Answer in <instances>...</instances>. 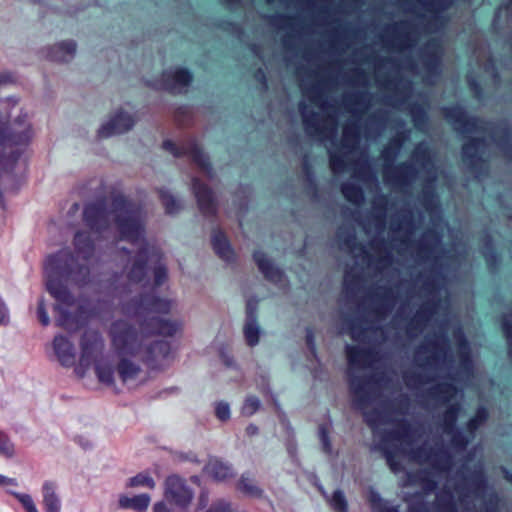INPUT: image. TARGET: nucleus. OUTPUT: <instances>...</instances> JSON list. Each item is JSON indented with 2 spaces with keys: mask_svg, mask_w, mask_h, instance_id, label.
<instances>
[{
  "mask_svg": "<svg viewBox=\"0 0 512 512\" xmlns=\"http://www.w3.org/2000/svg\"><path fill=\"white\" fill-rule=\"evenodd\" d=\"M410 115L414 126L421 129L428 123V114L426 108L418 103H414L410 107Z\"/></svg>",
  "mask_w": 512,
  "mask_h": 512,
  "instance_id": "40",
  "label": "nucleus"
},
{
  "mask_svg": "<svg viewBox=\"0 0 512 512\" xmlns=\"http://www.w3.org/2000/svg\"><path fill=\"white\" fill-rule=\"evenodd\" d=\"M439 242L440 236L435 230H426L422 235V239L417 244V255L421 259H428Z\"/></svg>",
  "mask_w": 512,
  "mask_h": 512,
  "instance_id": "27",
  "label": "nucleus"
},
{
  "mask_svg": "<svg viewBox=\"0 0 512 512\" xmlns=\"http://www.w3.org/2000/svg\"><path fill=\"white\" fill-rule=\"evenodd\" d=\"M439 303L440 298L438 297H433L423 302L414 317L409 321L407 332L411 334L414 331H421L436 313Z\"/></svg>",
  "mask_w": 512,
  "mask_h": 512,
  "instance_id": "18",
  "label": "nucleus"
},
{
  "mask_svg": "<svg viewBox=\"0 0 512 512\" xmlns=\"http://www.w3.org/2000/svg\"><path fill=\"white\" fill-rule=\"evenodd\" d=\"M341 193L344 198L354 205H360L364 201V191L361 186L352 182H343L341 184Z\"/></svg>",
  "mask_w": 512,
  "mask_h": 512,
  "instance_id": "33",
  "label": "nucleus"
},
{
  "mask_svg": "<svg viewBox=\"0 0 512 512\" xmlns=\"http://www.w3.org/2000/svg\"><path fill=\"white\" fill-rule=\"evenodd\" d=\"M360 138V128L356 122L347 123L343 127L341 147L351 151L356 147Z\"/></svg>",
  "mask_w": 512,
  "mask_h": 512,
  "instance_id": "31",
  "label": "nucleus"
},
{
  "mask_svg": "<svg viewBox=\"0 0 512 512\" xmlns=\"http://www.w3.org/2000/svg\"><path fill=\"white\" fill-rule=\"evenodd\" d=\"M206 471L216 480H224L231 475V468L218 460L210 461Z\"/></svg>",
  "mask_w": 512,
  "mask_h": 512,
  "instance_id": "37",
  "label": "nucleus"
},
{
  "mask_svg": "<svg viewBox=\"0 0 512 512\" xmlns=\"http://www.w3.org/2000/svg\"><path fill=\"white\" fill-rule=\"evenodd\" d=\"M94 369L101 384H115L114 373L116 371V367L111 361L104 358L95 360Z\"/></svg>",
  "mask_w": 512,
  "mask_h": 512,
  "instance_id": "29",
  "label": "nucleus"
},
{
  "mask_svg": "<svg viewBox=\"0 0 512 512\" xmlns=\"http://www.w3.org/2000/svg\"><path fill=\"white\" fill-rule=\"evenodd\" d=\"M413 158L416 163L425 166L431 161V153L429 147L425 143H419L414 149Z\"/></svg>",
  "mask_w": 512,
  "mask_h": 512,
  "instance_id": "43",
  "label": "nucleus"
},
{
  "mask_svg": "<svg viewBox=\"0 0 512 512\" xmlns=\"http://www.w3.org/2000/svg\"><path fill=\"white\" fill-rule=\"evenodd\" d=\"M139 319L141 335L136 328L125 320L112 323L110 335L112 344L121 355H138L142 352L143 338L151 335L173 336L178 323L163 319L158 315H167L171 310V301L153 293H142L132 298L125 306Z\"/></svg>",
  "mask_w": 512,
  "mask_h": 512,
  "instance_id": "2",
  "label": "nucleus"
},
{
  "mask_svg": "<svg viewBox=\"0 0 512 512\" xmlns=\"http://www.w3.org/2000/svg\"><path fill=\"white\" fill-rule=\"evenodd\" d=\"M158 195L166 214L172 215L180 210L179 203L167 189H158Z\"/></svg>",
  "mask_w": 512,
  "mask_h": 512,
  "instance_id": "38",
  "label": "nucleus"
},
{
  "mask_svg": "<svg viewBox=\"0 0 512 512\" xmlns=\"http://www.w3.org/2000/svg\"><path fill=\"white\" fill-rule=\"evenodd\" d=\"M46 290L57 301L54 311L57 313L56 326L69 331L80 329L87 321V309L79 305L75 312L67 308L74 306L76 299L67 287L71 282L84 287L90 282V268L79 263L77 257L68 249H62L49 255L45 260Z\"/></svg>",
  "mask_w": 512,
  "mask_h": 512,
  "instance_id": "1",
  "label": "nucleus"
},
{
  "mask_svg": "<svg viewBox=\"0 0 512 512\" xmlns=\"http://www.w3.org/2000/svg\"><path fill=\"white\" fill-rule=\"evenodd\" d=\"M369 501L374 512H398L397 509L389 507L375 492L370 493Z\"/></svg>",
  "mask_w": 512,
  "mask_h": 512,
  "instance_id": "48",
  "label": "nucleus"
},
{
  "mask_svg": "<svg viewBox=\"0 0 512 512\" xmlns=\"http://www.w3.org/2000/svg\"><path fill=\"white\" fill-rule=\"evenodd\" d=\"M192 492L178 476H170L165 483V497L177 506L185 507L192 499Z\"/></svg>",
  "mask_w": 512,
  "mask_h": 512,
  "instance_id": "17",
  "label": "nucleus"
},
{
  "mask_svg": "<svg viewBox=\"0 0 512 512\" xmlns=\"http://www.w3.org/2000/svg\"><path fill=\"white\" fill-rule=\"evenodd\" d=\"M54 353L62 366L71 367L75 363V351L72 342L64 335H56L53 339Z\"/></svg>",
  "mask_w": 512,
  "mask_h": 512,
  "instance_id": "21",
  "label": "nucleus"
},
{
  "mask_svg": "<svg viewBox=\"0 0 512 512\" xmlns=\"http://www.w3.org/2000/svg\"><path fill=\"white\" fill-rule=\"evenodd\" d=\"M154 274V285L156 287L161 286L168 278L167 268L164 264H157L153 269Z\"/></svg>",
  "mask_w": 512,
  "mask_h": 512,
  "instance_id": "53",
  "label": "nucleus"
},
{
  "mask_svg": "<svg viewBox=\"0 0 512 512\" xmlns=\"http://www.w3.org/2000/svg\"><path fill=\"white\" fill-rule=\"evenodd\" d=\"M302 168L306 175V179L308 181L309 188L311 189L313 196L316 197L318 195V185H317V182L314 177L313 167H312L307 155H305V157H304Z\"/></svg>",
  "mask_w": 512,
  "mask_h": 512,
  "instance_id": "45",
  "label": "nucleus"
},
{
  "mask_svg": "<svg viewBox=\"0 0 512 512\" xmlns=\"http://www.w3.org/2000/svg\"><path fill=\"white\" fill-rule=\"evenodd\" d=\"M489 250L484 253L485 261L488 267H496L499 264L500 257L498 252L495 250L492 240L488 239Z\"/></svg>",
  "mask_w": 512,
  "mask_h": 512,
  "instance_id": "52",
  "label": "nucleus"
},
{
  "mask_svg": "<svg viewBox=\"0 0 512 512\" xmlns=\"http://www.w3.org/2000/svg\"><path fill=\"white\" fill-rule=\"evenodd\" d=\"M501 329L505 339H512V320L506 315L501 319Z\"/></svg>",
  "mask_w": 512,
  "mask_h": 512,
  "instance_id": "64",
  "label": "nucleus"
},
{
  "mask_svg": "<svg viewBox=\"0 0 512 512\" xmlns=\"http://www.w3.org/2000/svg\"><path fill=\"white\" fill-rule=\"evenodd\" d=\"M442 45L440 40L430 39L426 45L423 54V62L425 69L434 74L438 71L441 63Z\"/></svg>",
  "mask_w": 512,
  "mask_h": 512,
  "instance_id": "23",
  "label": "nucleus"
},
{
  "mask_svg": "<svg viewBox=\"0 0 512 512\" xmlns=\"http://www.w3.org/2000/svg\"><path fill=\"white\" fill-rule=\"evenodd\" d=\"M382 291L376 294L377 306L376 312L382 314L390 309L391 303L394 300L393 290L390 287L381 288Z\"/></svg>",
  "mask_w": 512,
  "mask_h": 512,
  "instance_id": "39",
  "label": "nucleus"
},
{
  "mask_svg": "<svg viewBox=\"0 0 512 512\" xmlns=\"http://www.w3.org/2000/svg\"><path fill=\"white\" fill-rule=\"evenodd\" d=\"M346 325L350 331L351 338L355 341L359 340L365 333L364 327L355 319H346Z\"/></svg>",
  "mask_w": 512,
  "mask_h": 512,
  "instance_id": "50",
  "label": "nucleus"
},
{
  "mask_svg": "<svg viewBox=\"0 0 512 512\" xmlns=\"http://www.w3.org/2000/svg\"><path fill=\"white\" fill-rule=\"evenodd\" d=\"M398 154L399 152L389 145H386L381 151V157L384 161L383 177L388 183L405 185L416 177L418 170L409 162H401L393 166Z\"/></svg>",
  "mask_w": 512,
  "mask_h": 512,
  "instance_id": "6",
  "label": "nucleus"
},
{
  "mask_svg": "<svg viewBox=\"0 0 512 512\" xmlns=\"http://www.w3.org/2000/svg\"><path fill=\"white\" fill-rule=\"evenodd\" d=\"M192 191L200 213L205 217H216L218 204L213 190L199 178L192 179Z\"/></svg>",
  "mask_w": 512,
  "mask_h": 512,
  "instance_id": "11",
  "label": "nucleus"
},
{
  "mask_svg": "<svg viewBox=\"0 0 512 512\" xmlns=\"http://www.w3.org/2000/svg\"><path fill=\"white\" fill-rule=\"evenodd\" d=\"M127 485L129 487H148L153 489L155 487V482L148 474L140 473L130 478Z\"/></svg>",
  "mask_w": 512,
  "mask_h": 512,
  "instance_id": "46",
  "label": "nucleus"
},
{
  "mask_svg": "<svg viewBox=\"0 0 512 512\" xmlns=\"http://www.w3.org/2000/svg\"><path fill=\"white\" fill-rule=\"evenodd\" d=\"M331 507L337 512H345L347 509V503L342 492L335 491L332 497L329 499Z\"/></svg>",
  "mask_w": 512,
  "mask_h": 512,
  "instance_id": "51",
  "label": "nucleus"
},
{
  "mask_svg": "<svg viewBox=\"0 0 512 512\" xmlns=\"http://www.w3.org/2000/svg\"><path fill=\"white\" fill-rule=\"evenodd\" d=\"M134 124L135 120L130 114L119 110L107 123L99 128L98 137L108 138L112 135L125 133L132 129Z\"/></svg>",
  "mask_w": 512,
  "mask_h": 512,
  "instance_id": "16",
  "label": "nucleus"
},
{
  "mask_svg": "<svg viewBox=\"0 0 512 512\" xmlns=\"http://www.w3.org/2000/svg\"><path fill=\"white\" fill-rule=\"evenodd\" d=\"M305 342L308 350L313 354L316 355L317 349H316V343H315V334L312 327L306 328V335H305Z\"/></svg>",
  "mask_w": 512,
  "mask_h": 512,
  "instance_id": "61",
  "label": "nucleus"
},
{
  "mask_svg": "<svg viewBox=\"0 0 512 512\" xmlns=\"http://www.w3.org/2000/svg\"><path fill=\"white\" fill-rule=\"evenodd\" d=\"M211 243L214 252L224 261L230 263L235 260V252L225 233L216 228L213 230Z\"/></svg>",
  "mask_w": 512,
  "mask_h": 512,
  "instance_id": "24",
  "label": "nucleus"
},
{
  "mask_svg": "<svg viewBox=\"0 0 512 512\" xmlns=\"http://www.w3.org/2000/svg\"><path fill=\"white\" fill-rule=\"evenodd\" d=\"M15 496L27 512H38L36 505L30 495L16 494Z\"/></svg>",
  "mask_w": 512,
  "mask_h": 512,
  "instance_id": "57",
  "label": "nucleus"
},
{
  "mask_svg": "<svg viewBox=\"0 0 512 512\" xmlns=\"http://www.w3.org/2000/svg\"><path fill=\"white\" fill-rule=\"evenodd\" d=\"M294 16L287 14H275L269 17V23L280 28L291 27Z\"/></svg>",
  "mask_w": 512,
  "mask_h": 512,
  "instance_id": "49",
  "label": "nucleus"
},
{
  "mask_svg": "<svg viewBox=\"0 0 512 512\" xmlns=\"http://www.w3.org/2000/svg\"><path fill=\"white\" fill-rule=\"evenodd\" d=\"M215 413L219 420L226 421L230 418V407L225 402H218L215 405Z\"/></svg>",
  "mask_w": 512,
  "mask_h": 512,
  "instance_id": "58",
  "label": "nucleus"
},
{
  "mask_svg": "<svg viewBox=\"0 0 512 512\" xmlns=\"http://www.w3.org/2000/svg\"><path fill=\"white\" fill-rule=\"evenodd\" d=\"M253 260L264 278L269 282L277 284L284 280V271L276 266L262 250H255L253 252Z\"/></svg>",
  "mask_w": 512,
  "mask_h": 512,
  "instance_id": "19",
  "label": "nucleus"
},
{
  "mask_svg": "<svg viewBox=\"0 0 512 512\" xmlns=\"http://www.w3.org/2000/svg\"><path fill=\"white\" fill-rule=\"evenodd\" d=\"M244 336L248 346L254 347L259 342L260 328L257 322H246L244 325Z\"/></svg>",
  "mask_w": 512,
  "mask_h": 512,
  "instance_id": "41",
  "label": "nucleus"
},
{
  "mask_svg": "<svg viewBox=\"0 0 512 512\" xmlns=\"http://www.w3.org/2000/svg\"><path fill=\"white\" fill-rule=\"evenodd\" d=\"M246 322H257V302L248 301L246 304Z\"/></svg>",
  "mask_w": 512,
  "mask_h": 512,
  "instance_id": "63",
  "label": "nucleus"
},
{
  "mask_svg": "<svg viewBox=\"0 0 512 512\" xmlns=\"http://www.w3.org/2000/svg\"><path fill=\"white\" fill-rule=\"evenodd\" d=\"M382 386H354L352 390L353 405L360 410L366 422L374 430L379 428L384 419L387 405L381 396Z\"/></svg>",
  "mask_w": 512,
  "mask_h": 512,
  "instance_id": "5",
  "label": "nucleus"
},
{
  "mask_svg": "<svg viewBox=\"0 0 512 512\" xmlns=\"http://www.w3.org/2000/svg\"><path fill=\"white\" fill-rule=\"evenodd\" d=\"M486 146L484 137H467V140L462 144L461 156L462 161L471 170L476 171L485 162L481 155V151Z\"/></svg>",
  "mask_w": 512,
  "mask_h": 512,
  "instance_id": "14",
  "label": "nucleus"
},
{
  "mask_svg": "<svg viewBox=\"0 0 512 512\" xmlns=\"http://www.w3.org/2000/svg\"><path fill=\"white\" fill-rule=\"evenodd\" d=\"M83 221L85 225L95 233H102L110 226L109 211L104 199L85 205L83 209Z\"/></svg>",
  "mask_w": 512,
  "mask_h": 512,
  "instance_id": "10",
  "label": "nucleus"
},
{
  "mask_svg": "<svg viewBox=\"0 0 512 512\" xmlns=\"http://www.w3.org/2000/svg\"><path fill=\"white\" fill-rule=\"evenodd\" d=\"M329 166L333 173H339L344 171L347 167L345 153L330 151Z\"/></svg>",
  "mask_w": 512,
  "mask_h": 512,
  "instance_id": "42",
  "label": "nucleus"
},
{
  "mask_svg": "<svg viewBox=\"0 0 512 512\" xmlns=\"http://www.w3.org/2000/svg\"><path fill=\"white\" fill-rule=\"evenodd\" d=\"M43 503L47 512H60L61 503L56 494V486L52 482H45L42 487Z\"/></svg>",
  "mask_w": 512,
  "mask_h": 512,
  "instance_id": "32",
  "label": "nucleus"
},
{
  "mask_svg": "<svg viewBox=\"0 0 512 512\" xmlns=\"http://www.w3.org/2000/svg\"><path fill=\"white\" fill-rule=\"evenodd\" d=\"M452 2L453 0H431V2L425 3V5L427 7L432 8H428V10L433 11L435 14H437L439 11L448 8L452 4Z\"/></svg>",
  "mask_w": 512,
  "mask_h": 512,
  "instance_id": "59",
  "label": "nucleus"
},
{
  "mask_svg": "<svg viewBox=\"0 0 512 512\" xmlns=\"http://www.w3.org/2000/svg\"><path fill=\"white\" fill-rule=\"evenodd\" d=\"M414 363L423 370H431L440 365H451L454 356L450 349L449 338L443 334H435L433 338L418 345L413 353Z\"/></svg>",
  "mask_w": 512,
  "mask_h": 512,
  "instance_id": "4",
  "label": "nucleus"
},
{
  "mask_svg": "<svg viewBox=\"0 0 512 512\" xmlns=\"http://www.w3.org/2000/svg\"><path fill=\"white\" fill-rule=\"evenodd\" d=\"M162 147L175 157L189 156L193 163H195L202 171L212 175L213 166L210 158L197 142L194 141L189 145L179 146L174 141L166 139L163 141Z\"/></svg>",
  "mask_w": 512,
  "mask_h": 512,
  "instance_id": "9",
  "label": "nucleus"
},
{
  "mask_svg": "<svg viewBox=\"0 0 512 512\" xmlns=\"http://www.w3.org/2000/svg\"><path fill=\"white\" fill-rule=\"evenodd\" d=\"M337 238L350 251L358 249L360 252L367 254L365 246L357 241L355 231L352 229H338Z\"/></svg>",
  "mask_w": 512,
  "mask_h": 512,
  "instance_id": "34",
  "label": "nucleus"
},
{
  "mask_svg": "<svg viewBox=\"0 0 512 512\" xmlns=\"http://www.w3.org/2000/svg\"><path fill=\"white\" fill-rule=\"evenodd\" d=\"M162 256V252L158 247L144 241L133 257L132 265L127 271V279L135 284L143 282L148 274L149 261L155 260L160 262Z\"/></svg>",
  "mask_w": 512,
  "mask_h": 512,
  "instance_id": "7",
  "label": "nucleus"
},
{
  "mask_svg": "<svg viewBox=\"0 0 512 512\" xmlns=\"http://www.w3.org/2000/svg\"><path fill=\"white\" fill-rule=\"evenodd\" d=\"M348 365L352 369H361L367 367L371 361L373 353L368 348H360L355 345H346L345 347Z\"/></svg>",
  "mask_w": 512,
  "mask_h": 512,
  "instance_id": "25",
  "label": "nucleus"
},
{
  "mask_svg": "<svg viewBox=\"0 0 512 512\" xmlns=\"http://www.w3.org/2000/svg\"><path fill=\"white\" fill-rule=\"evenodd\" d=\"M77 45L73 40L59 42L47 49L46 58L53 62H69L76 53Z\"/></svg>",
  "mask_w": 512,
  "mask_h": 512,
  "instance_id": "22",
  "label": "nucleus"
},
{
  "mask_svg": "<svg viewBox=\"0 0 512 512\" xmlns=\"http://www.w3.org/2000/svg\"><path fill=\"white\" fill-rule=\"evenodd\" d=\"M193 78V73L186 67H178L173 71H163L161 74L163 89L169 92H173L176 86L188 87Z\"/></svg>",
  "mask_w": 512,
  "mask_h": 512,
  "instance_id": "20",
  "label": "nucleus"
},
{
  "mask_svg": "<svg viewBox=\"0 0 512 512\" xmlns=\"http://www.w3.org/2000/svg\"><path fill=\"white\" fill-rule=\"evenodd\" d=\"M80 347L79 365L87 369L94 361L97 351L102 347V339L99 332L93 330L85 331L80 339Z\"/></svg>",
  "mask_w": 512,
  "mask_h": 512,
  "instance_id": "15",
  "label": "nucleus"
},
{
  "mask_svg": "<svg viewBox=\"0 0 512 512\" xmlns=\"http://www.w3.org/2000/svg\"><path fill=\"white\" fill-rule=\"evenodd\" d=\"M150 496L147 494H140L133 497L121 495L119 497V506L123 509H132L138 512L145 511L150 504Z\"/></svg>",
  "mask_w": 512,
  "mask_h": 512,
  "instance_id": "30",
  "label": "nucleus"
},
{
  "mask_svg": "<svg viewBox=\"0 0 512 512\" xmlns=\"http://www.w3.org/2000/svg\"><path fill=\"white\" fill-rule=\"evenodd\" d=\"M33 135L30 125L19 129L17 125L8 126L0 123V146L25 147L29 144Z\"/></svg>",
  "mask_w": 512,
  "mask_h": 512,
  "instance_id": "13",
  "label": "nucleus"
},
{
  "mask_svg": "<svg viewBox=\"0 0 512 512\" xmlns=\"http://www.w3.org/2000/svg\"><path fill=\"white\" fill-rule=\"evenodd\" d=\"M407 139H408V131H405V130L400 131L389 140L387 145H389L396 151L400 152V150L402 149V147Z\"/></svg>",
  "mask_w": 512,
  "mask_h": 512,
  "instance_id": "56",
  "label": "nucleus"
},
{
  "mask_svg": "<svg viewBox=\"0 0 512 512\" xmlns=\"http://www.w3.org/2000/svg\"><path fill=\"white\" fill-rule=\"evenodd\" d=\"M360 280V276L357 274H351L349 272L345 273L343 288L348 297H352L356 294Z\"/></svg>",
  "mask_w": 512,
  "mask_h": 512,
  "instance_id": "44",
  "label": "nucleus"
},
{
  "mask_svg": "<svg viewBox=\"0 0 512 512\" xmlns=\"http://www.w3.org/2000/svg\"><path fill=\"white\" fill-rule=\"evenodd\" d=\"M367 92H358L351 97L347 98L348 103L353 105H363L365 107L368 106L369 100L367 99Z\"/></svg>",
  "mask_w": 512,
  "mask_h": 512,
  "instance_id": "62",
  "label": "nucleus"
},
{
  "mask_svg": "<svg viewBox=\"0 0 512 512\" xmlns=\"http://www.w3.org/2000/svg\"><path fill=\"white\" fill-rule=\"evenodd\" d=\"M442 114L447 122L461 134L484 131L485 121L480 117L468 115L460 104L443 107Z\"/></svg>",
  "mask_w": 512,
  "mask_h": 512,
  "instance_id": "8",
  "label": "nucleus"
},
{
  "mask_svg": "<svg viewBox=\"0 0 512 512\" xmlns=\"http://www.w3.org/2000/svg\"><path fill=\"white\" fill-rule=\"evenodd\" d=\"M121 381L134 379L140 373V367L127 358H121L116 366Z\"/></svg>",
  "mask_w": 512,
  "mask_h": 512,
  "instance_id": "35",
  "label": "nucleus"
},
{
  "mask_svg": "<svg viewBox=\"0 0 512 512\" xmlns=\"http://www.w3.org/2000/svg\"><path fill=\"white\" fill-rule=\"evenodd\" d=\"M259 407L260 401L256 397H248L243 404L242 414L245 416H252Z\"/></svg>",
  "mask_w": 512,
  "mask_h": 512,
  "instance_id": "55",
  "label": "nucleus"
},
{
  "mask_svg": "<svg viewBox=\"0 0 512 512\" xmlns=\"http://www.w3.org/2000/svg\"><path fill=\"white\" fill-rule=\"evenodd\" d=\"M15 455V447L9 437L0 430V456L12 458Z\"/></svg>",
  "mask_w": 512,
  "mask_h": 512,
  "instance_id": "47",
  "label": "nucleus"
},
{
  "mask_svg": "<svg viewBox=\"0 0 512 512\" xmlns=\"http://www.w3.org/2000/svg\"><path fill=\"white\" fill-rule=\"evenodd\" d=\"M37 318L42 326L46 327L50 324V318L46 309L45 300L41 297L37 303Z\"/></svg>",
  "mask_w": 512,
  "mask_h": 512,
  "instance_id": "54",
  "label": "nucleus"
},
{
  "mask_svg": "<svg viewBox=\"0 0 512 512\" xmlns=\"http://www.w3.org/2000/svg\"><path fill=\"white\" fill-rule=\"evenodd\" d=\"M299 109L305 131L309 135H324L326 129L320 127L318 114L313 111H307L305 104H300Z\"/></svg>",
  "mask_w": 512,
  "mask_h": 512,
  "instance_id": "28",
  "label": "nucleus"
},
{
  "mask_svg": "<svg viewBox=\"0 0 512 512\" xmlns=\"http://www.w3.org/2000/svg\"><path fill=\"white\" fill-rule=\"evenodd\" d=\"M171 344L167 340H155L145 347L143 361L152 370H160L171 357Z\"/></svg>",
  "mask_w": 512,
  "mask_h": 512,
  "instance_id": "12",
  "label": "nucleus"
},
{
  "mask_svg": "<svg viewBox=\"0 0 512 512\" xmlns=\"http://www.w3.org/2000/svg\"><path fill=\"white\" fill-rule=\"evenodd\" d=\"M436 194L433 188H424L422 193L421 202L427 209L435 202Z\"/></svg>",
  "mask_w": 512,
  "mask_h": 512,
  "instance_id": "60",
  "label": "nucleus"
},
{
  "mask_svg": "<svg viewBox=\"0 0 512 512\" xmlns=\"http://www.w3.org/2000/svg\"><path fill=\"white\" fill-rule=\"evenodd\" d=\"M74 247L78 256L88 261L94 254L95 245L88 232L77 231L74 236Z\"/></svg>",
  "mask_w": 512,
  "mask_h": 512,
  "instance_id": "26",
  "label": "nucleus"
},
{
  "mask_svg": "<svg viewBox=\"0 0 512 512\" xmlns=\"http://www.w3.org/2000/svg\"><path fill=\"white\" fill-rule=\"evenodd\" d=\"M114 223L121 239L137 243L144 238L145 226L140 212L134 204L122 194L115 195L111 202Z\"/></svg>",
  "mask_w": 512,
  "mask_h": 512,
  "instance_id": "3",
  "label": "nucleus"
},
{
  "mask_svg": "<svg viewBox=\"0 0 512 512\" xmlns=\"http://www.w3.org/2000/svg\"><path fill=\"white\" fill-rule=\"evenodd\" d=\"M457 357L460 366L470 367L472 365V357L469 343L464 335H460L457 341Z\"/></svg>",
  "mask_w": 512,
  "mask_h": 512,
  "instance_id": "36",
  "label": "nucleus"
}]
</instances>
